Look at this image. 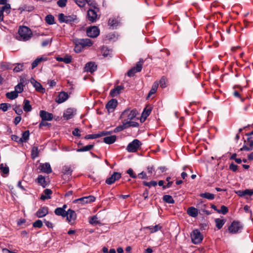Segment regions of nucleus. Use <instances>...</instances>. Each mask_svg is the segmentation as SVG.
Returning <instances> with one entry per match:
<instances>
[{"mask_svg": "<svg viewBox=\"0 0 253 253\" xmlns=\"http://www.w3.org/2000/svg\"><path fill=\"white\" fill-rule=\"evenodd\" d=\"M32 32L30 28L26 26L20 27L18 30V35L16 39L19 41H27L32 37Z\"/></svg>", "mask_w": 253, "mask_h": 253, "instance_id": "f257e3e1", "label": "nucleus"}, {"mask_svg": "<svg viewBox=\"0 0 253 253\" xmlns=\"http://www.w3.org/2000/svg\"><path fill=\"white\" fill-rule=\"evenodd\" d=\"M243 229V225L238 221H233L228 227V231L231 234H236L241 232Z\"/></svg>", "mask_w": 253, "mask_h": 253, "instance_id": "f03ea898", "label": "nucleus"}, {"mask_svg": "<svg viewBox=\"0 0 253 253\" xmlns=\"http://www.w3.org/2000/svg\"><path fill=\"white\" fill-rule=\"evenodd\" d=\"M192 242L195 245L201 243L203 239V236L198 229L194 230L191 233Z\"/></svg>", "mask_w": 253, "mask_h": 253, "instance_id": "7ed1b4c3", "label": "nucleus"}, {"mask_svg": "<svg viewBox=\"0 0 253 253\" xmlns=\"http://www.w3.org/2000/svg\"><path fill=\"white\" fill-rule=\"evenodd\" d=\"M141 145V142L138 139H135L128 144L126 150L128 152H135L139 149Z\"/></svg>", "mask_w": 253, "mask_h": 253, "instance_id": "20e7f679", "label": "nucleus"}, {"mask_svg": "<svg viewBox=\"0 0 253 253\" xmlns=\"http://www.w3.org/2000/svg\"><path fill=\"white\" fill-rule=\"evenodd\" d=\"M137 114V111L135 109L130 110H125L121 114V118L122 119L127 118V120L131 121L135 118Z\"/></svg>", "mask_w": 253, "mask_h": 253, "instance_id": "39448f33", "label": "nucleus"}, {"mask_svg": "<svg viewBox=\"0 0 253 253\" xmlns=\"http://www.w3.org/2000/svg\"><path fill=\"white\" fill-rule=\"evenodd\" d=\"M143 63V60L140 59L139 61L136 63L135 67L132 68L127 72V76L130 77H133L136 72H140L142 70Z\"/></svg>", "mask_w": 253, "mask_h": 253, "instance_id": "423d86ee", "label": "nucleus"}, {"mask_svg": "<svg viewBox=\"0 0 253 253\" xmlns=\"http://www.w3.org/2000/svg\"><path fill=\"white\" fill-rule=\"evenodd\" d=\"M98 9L94 8V9H89L87 12V18L91 23H94L96 21L98 18L97 11Z\"/></svg>", "mask_w": 253, "mask_h": 253, "instance_id": "0eeeda50", "label": "nucleus"}, {"mask_svg": "<svg viewBox=\"0 0 253 253\" xmlns=\"http://www.w3.org/2000/svg\"><path fill=\"white\" fill-rule=\"evenodd\" d=\"M76 111L74 108H69L64 111L63 117L66 120L71 119L76 114Z\"/></svg>", "mask_w": 253, "mask_h": 253, "instance_id": "6e6552de", "label": "nucleus"}, {"mask_svg": "<svg viewBox=\"0 0 253 253\" xmlns=\"http://www.w3.org/2000/svg\"><path fill=\"white\" fill-rule=\"evenodd\" d=\"M100 33L99 29L96 26H91L87 29L86 34L89 37L96 38Z\"/></svg>", "mask_w": 253, "mask_h": 253, "instance_id": "1a4fd4ad", "label": "nucleus"}, {"mask_svg": "<svg viewBox=\"0 0 253 253\" xmlns=\"http://www.w3.org/2000/svg\"><path fill=\"white\" fill-rule=\"evenodd\" d=\"M11 12V6L10 4H7L3 6L0 7V22L2 21L4 18V13L6 15L9 14Z\"/></svg>", "mask_w": 253, "mask_h": 253, "instance_id": "9d476101", "label": "nucleus"}, {"mask_svg": "<svg viewBox=\"0 0 253 253\" xmlns=\"http://www.w3.org/2000/svg\"><path fill=\"white\" fill-rule=\"evenodd\" d=\"M244 145L240 148V151H251L253 149V140L251 137H248L247 140L244 141Z\"/></svg>", "mask_w": 253, "mask_h": 253, "instance_id": "9b49d317", "label": "nucleus"}, {"mask_svg": "<svg viewBox=\"0 0 253 253\" xmlns=\"http://www.w3.org/2000/svg\"><path fill=\"white\" fill-rule=\"evenodd\" d=\"M121 177V174L120 172H114L112 175L106 179L105 182L108 185H111L116 180H119Z\"/></svg>", "mask_w": 253, "mask_h": 253, "instance_id": "f8f14e48", "label": "nucleus"}, {"mask_svg": "<svg viewBox=\"0 0 253 253\" xmlns=\"http://www.w3.org/2000/svg\"><path fill=\"white\" fill-rule=\"evenodd\" d=\"M95 200V198L93 196H88L86 197H82L79 199H75L73 201L74 203H77L81 202L82 204H86L94 202Z\"/></svg>", "mask_w": 253, "mask_h": 253, "instance_id": "ddd939ff", "label": "nucleus"}, {"mask_svg": "<svg viewBox=\"0 0 253 253\" xmlns=\"http://www.w3.org/2000/svg\"><path fill=\"white\" fill-rule=\"evenodd\" d=\"M39 115L42 121H51L53 119V115L44 110H41Z\"/></svg>", "mask_w": 253, "mask_h": 253, "instance_id": "4468645a", "label": "nucleus"}, {"mask_svg": "<svg viewBox=\"0 0 253 253\" xmlns=\"http://www.w3.org/2000/svg\"><path fill=\"white\" fill-rule=\"evenodd\" d=\"M39 169L42 172L49 174L52 172V169L49 163H45L43 164H40L39 167Z\"/></svg>", "mask_w": 253, "mask_h": 253, "instance_id": "2eb2a0df", "label": "nucleus"}, {"mask_svg": "<svg viewBox=\"0 0 253 253\" xmlns=\"http://www.w3.org/2000/svg\"><path fill=\"white\" fill-rule=\"evenodd\" d=\"M118 104V101L116 99H112L110 100L106 105V108L108 112H112L114 111Z\"/></svg>", "mask_w": 253, "mask_h": 253, "instance_id": "dca6fc26", "label": "nucleus"}, {"mask_svg": "<svg viewBox=\"0 0 253 253\" xmlns=\"http://www.w3.org/2000/svg\"><path fill=\"white\" fill-rule=\"evenodd\" d=\"M97 69V65L93 62L87 63L84 66V71L87 72L92 73Z\"/></svg>", "mask_w": 253, "mask_h": 253, "instance_id": "f3484780", "label": "nucleus"}, {"mask_svg": "<svg viewBox=\"0 0 253 253\" xmlns=\"http://www.w3.org/2000/svg\"><path fill=\"white\" fill-rule=\"evenodd\" d=\"M77 44H80L82 47L90 46L92 45V42L89 39H81L77 40Z\"/></svg>", "mask_w": 253, "mask_h": 253, "instance_id": "a211bd4d", "label": "nucleus"}, {"mask_svg": "<svg viewBox=\"0 0 253 253\" xmlns=\"http://www.w3.org/2000/svg\"><path fill=\"white\" fill-rule=\"evenodd\" d=\"M48 213V208L43 207L40 208L36 213V216L39 218H42L46 216Z\"/></svg>", "mask_w": 253, "mask_h": 253, "instance_id": "6ab92c4d", "label": "nucleus"}, {"mask_svg": "<svg viewBox=\"0 0 253 253\" xmlns=\"http://www.w3.org/2000/svg\"><path fill=\"white\" fill-rule=\"evenodd\" d=\"M124 88L123 85H118L116 86L113 89H111L110 92V95L112 97H114L118 95Z\"/></svg>", "mask_w": 253, "mask_h": 253, "instance_id": "aec40b11", "label": "nucleus"}, {"mask_svg": "<svg viewBox=\"0 0 253 253\" xmlns=\"http://www.w3.org/2000/svg\"><path fill=\"white\" fill-rule=\"evenodd\" d=\"M67 216V220L69 222H71L72 221H74L76 220L77 218V214L75 211L71 209H69L66 211Z\"/></svg>", "mask_w": 253, "mask_h": 253, "instance_id": "412c9836", "label": "nucleus"}, {"mask_svg": "<svg viewBox=\"0 0 253 253\" xmlns=\"http://www.w3.org/2000/svg\"><path fill=\"white\" fill-rule=\"evenodd\" d=\"M31 83L35 87L37 91L40 92H44L45 89L42 87L40 83L37 82L34 79L32 78L30 81Z\"/></svg>", "mask_w": 253, "mask_h": 253, "instance_id": "4be33fe9", "label": "nucleus"}, {"mask_svg": "<svg viewBox=\"0 0 253 253\" xmlns=\"http://www.w3.org/2000/svg\"><path fill=\"white\" fill-rule=\"evenodd\" d=\"M68 97L69 96L67 92H61L56 99V102L58 103H62L67 100Z\"/></svg>", "mask_w": 253, "mask_h": 253, "instance_id": "5701e85b", "label": "nucleus"}, {"mask_svg": "<svg viewBox=\"0 0 253 253\" xmlns=\"http://www.w3.org/2000/svg\"><path fill=\"white\" fill-rule=\"evenodd\" d=\"M187 212L189 215L192 217H196L198 215V210L194 207H190L187 209Z\"/></svg>", "mask_w": 253, "mask_h": 253, "instance_id": "b1692460", "label": "nucleus"}, {"mask_svg": "<svg viewBox=\"0 0 253 253\" xmlns=\"http://www.w3.org/2000/svg\"><path fill=\"white\" fill-rule=\"evenodd\" d=\"M56 60L59 62H64L66 64H69L72 61V57L69 55H66L64 57H56Z\"/></svg>", "mask_w": 253, "mask_h": 253, "instance_id": "393cba45", "label": "nucleus"}, {"mask_svg": "<svg viewBox=\"0 0 253 253\" xmlns=\"http://www.w3.org/2000/svg\"><path fill=\"white\" fill-rule=\"evenodd\" d=\"M236 193L240 197H243L246 195L252 196L253 194V190L251 189L238 190L236 192Z\"/></svg>", "mask_w": 253, "mask_h": 253, "instance_id": "a878e982", "label": "nucleus"}, {"mask_svg": "<svg viewBox=\"0 0 253 253\" xmlns=\"http://www.w3.org/2000/svg\"><path fill=\"white\" fill-rule=\"evenodd\" d=\"M145 229H149L150 233H154L157 232L159 230H161L162 226L160 224H157L155 226H149L144 228Z\"/></svg>", "mask_w": 253, "mask_h": 253, "instance_id": "bb28decb", "label": "nucleus"}, {"mask_svg": "<svg viewBox=\"0 0 253 253\" xmlns=\"http://www.w3.org/2000/svg\"><path fill=\"white\" fill-rule=\"evenodd\" d=\"M117 139V136L115 135L106 136L103 138V142L107 144L114 143Z\"/></svg>", "mask_w": 253, "mask_h": 253, "instance_id": "cd10ccee", "label": "nucleus"}, {"mask_svg": "<svg viewBox=\"0 0 253 253\" xmlns=\"http://www.w3.org/2000/svg\"><path fill=\"white\" fill-rule=\"evenodd\" d=\"M159 86V83L157 82H155L150 89L147 98H149L152 94H154L157 90L158 87Z\"/></svg>", "mask_w": 253, "mask_h": 253, "instance_id": "c85d7f7f", "label": "nucleus"}, {"mask_svg": "<svg viewBox=\"0 0 253 253\" xmlns=\"http://www.w3.org/2000/svg\"><path fill=\"white\" fill-rule=\"evenodd\" d=\"M44 195L41 196V199L45 200L51 198L50 195L52 194V191L49 189H46L44 190Z\"/></svg>", "mask_w": 253, "mask_h": 253, "instance_id": "c756f323", "label": "nucleus"}, {"mask_svg": "<svg viewBox=\"0 0 253 253\" xmlns=\"http://www.w3.org/2000/svg\"><path fill=\"white\" fill-rule=\"evenodd\" d=\"M216 227L218 229H220L226 222V220L224 219L215 218L214 219Z\"/></svg>", "mask_w": 253, "mask_h": 253, "instance_id": "7c9ffc66", "label": "nucleus"}, {"mask_svg": "<svg viewBox=\"0 0 253 253\" xmlns=\"http://www.w3.org/2000/svg\"><path fill=\"white\" fill-rule=\"evenodd\" d=\"M66 211L61 208H57L55 210L54 213L56 215L65 217L67 216Z\"/></svg>", "mask_w": 253, "mask_h": 253, "instance_id": "2f4dec72", "label": "nucleus"}, {"mask_svg": "<svg viewBox=\"0 0 253 253\" xmlns=\"http://www.w3.org/2000/svg\"><path fill=\"white\" fill-rule=\"evenodd\" d=\"M200 197L207 199L209 200H212L214 199V195L213 194L210 193L209 192L201 193L200 194Z\"/></svg>", "mask_w": 253, "mask_h": 253, "instance_id": "473e14b6", "label": "nucleus"}, {"mask_svg": "<svg viewBox=\"0 0 253 253\" xmlns=\"http://www.w3.org/2000/svg\"><path fill=\"white\" fill-rule=\"evenodd\" d=\"M37 182L43 187H45L47 186L46 182L45 181L44 176L42 175H39L37 179Z\"/></svg>", "mask_w": 253, "mask_h": 253, "instance_id": "72a5a7b5", "label": "nucleus"}, {"mask_svg": "<svg viewBox=\"0 0 253 253\" xmlns=\"http://www.w3.org/2000/svg\"><path fill=\"white\" fill-rule=\"evenodd\" d=\"M32 109V107L30 104V101L28 100L25 99L24 100L23 110L25 112H30Z\"/></svg>", "mask_w": 253, "mask_h": 253, "instance_id": "f704fd0d", "label": "nucleus"}, {"mask_svg": "<svg viewBox=\"0 0 253 253\" xmlns=\"http://www.w3.org/2000/svg\"><path fill=\"white\" fill-rule=\"evenodd\" d=\"M73 170L70 166H64L62 169V172L64 175H71L72 174Z\"/></svg>", "mask_w": 253, "mask_h": 253, "instance_id": "c9c22d12", "label": "nucleus"}, {"mask_svg": "<svg viewBox=\"0 0 253 253\" xmlns=\"http://www.w3.org/2000/svg\"><path fill=\"white\" fill-rule=\"evenodd\" d=\"M29 135H30V132L29 130H26L22 133V137L20 138L21 139V143L23 142H26L29 138Z\"/></svg>", "mask_w": 253, "mask_h": 253, "instance_id": "e433bc0d", "label": "nucleus"}, {"mask_svg": "<svg viewBox=\"0 0 253 253\" xmlns=\"http://www.w3.org/2000/svg\"><path fill=\"white\" fill-rule=\"evenodd\" d=\"M18 96V94L15 90L6 93V97L11 100L16 98Z\"/></svg>", "mask_w": 253, "mask_h": 253, "instance_id": "4c0bfd02", "label": "nucleus"}, {"mask_svg": "<svg viewBox=\"0 0 253 253\" xmlns=\"http://www.w3.org/2000/svg\"><path fill=\"white\" fill-rule=\"evenodd\" d=\"M163 200L167 203L169 204H173L174 203V200L171 196L169 195H164L163 197Z\"/></svg>", "mask_w": 253, "mask_h": 253, "instance_id": "58836bf2", "label": "nucleus"}, {"mask_svg": "<svg viewBox=\"0 0 253 253\" xmlns=\"http://www.w3.org/2000/svg\"><path fill=\"white\" fill-rule=\"evenodd\" d=\"M168 80L167 78L163 76L161 79H160L159 84H160V87L162 88H164L166 87L167 86V84Z\"/></svg>", "mask_w": 253, "mask_h": 253, "instance_id": "ea45409f", "label": "nucleus"}, {"mask_svg": "<svg viewBox=\"0 0 253 253\" xmlns=\"http://www.w3.org/2000/svg\"><path fill=\"white\" fill-rule=\"evenodd\" d=\"M151 112V109H144L141 115V121H142L143 119V121H144L147 117L150 114Z\"/></svg>", "mask_w": 253, "mask_h": 253, "instance_id": "a19ab883", "label": "nucleus"}, {"mask_svg": "<svg viewBox=\"0 0 253 253\" xmlns=\"http://www.w3.org/2000/svg\"><path fill=\"white\" fill-rule=\"evenodd\" d=\"M126 128V124H125V122H123V125H120L118 126H117L113 131H112V132H115V133H116V132H120L121 131H122L124 129Z\"/></svg>", "mask_w": 253, "mask_h": 253, "instance_id": "79ce46f5", "label": "nucleus"}, {"mask_svg": "<svg viewBox=\"0 0 253 253\" xmlns=\"http://www.w3.org/2000/svg\"><path fill=\"white\" fill-rule=\"evenodd\" d=\"M0 170L4 174H7L9 173V168L3 164L0 165Z\"/></svg>", "mask_w": 253, "mask_h": 253, "instance_id": "37998d69", "label": "nucleus"}, {"mask_svg": "<svg viewBox=\"0 0 253 253\" xmlns=\"http://www.w3.org/2000/svg\"><path fill=\"white\" fill-rule=\"evenodd\" d=\"M46 22L49 24L52 25L54 23V17L52 15H47L45 18Z\"/></svg>", "mask_w": 253, "mask_h": 253, "instance_id": "c03bdc74", "label": "nucleus"}, {"mask_svg": "<svg viewBox=\"0 0 253 253\" xmlns=\"http://www.w3.org/2000/svg\"><path fill=\"white\" fill-rule=\"evenodd\" d=\"M93 147V145L90 144L85 146L82 148L77 149V151L79 152H85L91 150Z\"/></svg>", "mask_w": 253, "mask_h": 253, "instance_id": "a18cd8bd", "label": "nucleus"}, {"mask_svg": "<svg viewBox=\"0 0 253 253\" xmlns=\"http://www.w3.org/2000/svg\"><path fill=\"white\" fill-rule=\"evenodd\" d=\"M58 19L61 23L68 22L70 20L69 17L66 16L63 13H60L58 15Z\"/></svg>", "mask_w": 253, "mask_h": 253, "instance_id": "49530a36", "label": "nucleus"}, {"mask_svg": "<svg viewBox=\"0 0 253 253\" xmlns=\"http://www.w3.org/2000/svg\"><path fill=\"white\" fill-rule=\"evenodd\" d=\"M39 150L37 147L34 146L32 149L31 155L33 159L36 158L38 156Z\"/></svg>", "mask_w": 253, "mask_h": 253, "instance_id": "de8ad7c7", "label": "nucleus"}, {"mask_svg": "<svg viewBox=\"0 0 253 253\" xmlns=\"http://www.w3.org/2000/svg\"><path fill=\"white\" fill-rule=\"evenodd\" d=\"M101 52L104 57H107L110 54V50L106 46H103L102 48Z\"/></svg>", "mask_w": 253, "mask_h": 253, "instance_id": "09e8293b", "label": "nucleus"}, {"mask_svg": "<svg viewBox=\"0 0 253 253\" xmlns=\"http://www.w3.org/2000/svg\"><path fill=\"white\" fill-rule=\"evenodd\" d=\"M108 24L114 28L118 26V21L116 19L110 18L109 19Z\"/></svg>", "mask_w": 253, "mask_h": 253, "instance_id": "8fccbe9b", "label": "nucleus"}, {"mask_svg": "<svg viewBox=\"0 0 253 253\" xmlns=\"http://www.w3.org/2000/svg\"><path fill=\"white\" fill-rule=\"evenodd\" d=\"M125 124H126V128L129 126H133V127H137L138 126V123L135 122H132L130 121H127L125 122Z\"/></svg>", "mask_w": 253, "mask_h": 253, "instance_id": "3c124183", "label": "nucleus"}, {"mask_svg": "<svg viewBox=\"0 0 253 253\" xmlns=\"http://www.w3.org/2000/svg\"><path fill=\"white\" fill-rule=\"evenodd\" d=\"M15 91L18 94L23 91V85L21 83L18 84L15 87Z\"/></svg>", "mask_w": 253, "mask_h": 253, "instance_id": "603ef678", "label": "nucleus"}, {"mask_svg": "<svg viewBox=\"0 0 253 253\" xmlns=\"http://www.w3.org/2000/svg\"><path fill=\"white\" fill-rule=\"evenodd\" d=\"M42 226H43L42 222V220H41L40 219L36 220L33 223V226L35 228H40L42 227Z\"/></svg>", "mask_w": 253, "mask_h": 253, "instance_id": "864d4df0", "label": "nucleus"}, {"mask_svg": "<svg viewBox=\"0 0 253 253\" xmlns=\"http://www.w3.org/2000/svg\"><path fill=\"white\" fill-rule=\"evenodd\" d=\"M75 46L74 50L77 53H79L82 51L84 47H82L80 44H77V40L75 41Z\"/></svg>", "mask_w": 253, "mask_h": 253, "instance_id": "5fc2aeb1", "label": "nucleus"}, {"mask_svg": "<svg viewBox=\"0 0 253 253\" xmlns=\"http://www.w3.org/2000/svg\"><path fill=\"white\" fill-rule=\"evenodd\" d=\"M143 184L148 187L156 186L157 184V183L155 181H151L150 182L143 181Z\"/></svg>", "mask_w": 253, "mask_h": 253, "instance_id": "6e6d98bb", "label": "nucleus"}, {"mask_svg": "<svg viewBox=\"0 0 253 253\" xmlns=\"http://www.w3.org/2000/svg\"><path fill=\"white\" fill-rule=\"evenodd\" d=\"M10 107V105L8 103H1L0 105V109L4 112L7 111L8 108Z\"/></svg>", "mask_w": 253, "mask_h": 253, "instance_id": "4d7b16f0", "label": "nucleus"}, {"mask_svg": "<svg viewBox=\"0 0 253 253\" xmlns=\"http://www.w3.org/2000/svg\"><path fill=\"white\" fill-rule=\"evenodd\" d=\"M76 3L80 7H83L85 6L86 2L84 0H74Z\"/></svg>", "mask_w": 253, "mask_h": 253, "instance_id": "13d9d810", "label": "nucleus"}, {"mask_svg": "<svg viewBox=\"0 0 253 253\" xmlns=\"http://www.w3.org/2000/svg\"><path fill=\"white\" fill-rule=\"evenodd\" d=\"M15 113L18 115L20 116L23 113V110L20 108V106H16L13 108Z\"/></svg>", "mask_w": 253, "mask_h": 253, "instance_id": "bf43d9fd", "label": "nucleus"}, {"mask_svg": "<svg viewBox=\"0 0 253 253\" xmlns=\"http://www.w3.org/2000/svg\"><path fill=\"white\" fill-rule=\"evenodd\" d=\"M23 64H18L14 67L13 71L15 72H19L23 70Z\"/></svg>", "mask_w": 253, "mask_h": 253, "instance_id": "052dcab7", "label": "nucleus"}, {"mask_svg": "<svg viewBox=\"0 0 253 253\" xmlns=\"http://www.w3.org/2000/svg\"><path fill=\"white\" fill-rule=\"evenodd\" d=\"M67 0H58L57 4L60 7H64L66 5Z\"/></svg>", "mask_w": 253, "mask_h": 253, "instance_id": "680f3d73", "label": "nucleus"}, {"mask_svg": "<svg viewBox=\"0 0 253 253\" xmlns=\"http://www.w3.org/2000/svg\"><path fill=\"white\" fill-rule=\"evenodd\" d=\"M99 137V135L98 134H88L85 136V139H95Z\"/></svg>", "mask_w": 253, "mask_h": 253, "instance_id": "e2e57ef3", "label": "nucleus"}, {"mask_svg": "<svg viewBox=\"0 0 253 253\" xmlns=\"http://www.w3.org/2000/svg\"><path fill=\"white\" fill-rule=\"evenodd\" d=\"M228 211V208L225 206H222L221 207V209L219 210V213H222L223 214H225Z\"/></svg>", "mask_w": 253, "mask_h": 253, "instance_id": "0e129e2a", "label": "nucleus"}, {"mask_svg": "<svg viewBox=\"0 0 253 253\" xmlns=\"http://www.w3.org/2000/svg\"><path fill=\"white\" fill-rule=\"evenodd\" d=\"M11 138L12 140L15 141V142H17L19 143H21V139H20V137H19L17 135H12L11 136Z\"/></svg>", "mask_w": 253, "mask_h": 253, "instance_id": "69168bd1", "label": "nucleus"}, {"mask_svg": "<svg viewBox=\"0 0 253 253\" xmlns=\"http://www.w3.org/2000/svg\"><path fill=\"white\" fill-rule=\"evenodd\" d=\"M52 40L51 39H48L45 40L42 43V45L43 47H45L47 46L49 44L51 43Z\"/></svg>", "mask_w": 253, "mask_h": 253, "instance_id": "338daca9", "label": "nucleus"}, {"mask_svg": "<svg viewBox=\"0 0 253 253\" xmlns=\"http://www.w3.org/2000/svg\"><path fill=\"white\" fill-rule=\"evenodd\" d=\"M238 167L237 165H235L234 163H231L229 166L230 169L232 170L233 171L235 172L238 169Z\"/></svg>", "mask_w": 253, "mask_h": 253, "instance_id": "774afa93", "label": "nucleus"}]
</instances>
